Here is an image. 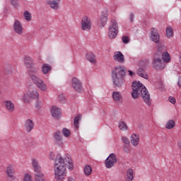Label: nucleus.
<instances>
[{
	"mask_svg": "<svg viewBox=\"0 0 181 181\" xmlns=\"http://www.w3.org/2000/svg\"><path fill=\"white\" fill-rule=\"evenodd\" d=\"M122 40L123 43L127 45V43H129V37L123 36L122 38Z\"/></svg>",
	"mask_w": 181,
	"mask_h": 181,
	"instance_id": "nucleus-39",
	"label": "nucleus"
},
{
	"mask_svg": "<svg viewBox=\"0 0 181 181\" xmlns=\"http://www.w3.org/2000/svg\"><path fill=\"white\" fill-rule=\"evenodd\" d=\"M68 163H69V169H73V163H71V161L70 160H69L68 161Z\"/></svg>",
	"mask_w": 181,
	"mask_h": 181,
	"instance_id": "nucleus-45",
	"label": "nucleus"
},
{
	"mask_svg": "<svg viewBox=\"0 0 181 181\" xmlns=\"http://www.w3.org/2000/svg\"><path fill=\"white\" fill-rule=\"evenodd\" d=\"M81 24L82 30H86V32L91 30V20L87 16L82 18Z\"/></svg>",
	"mask_w": 181,
	"mask_h": 181,
	"instance_id": "nucleus-9",
	"label": "nucleus"
},
{
	"mask_svg": "<svg viewBox=\"0 0 181 181\" xmlns=\"http://www.w3.org/2000/svg\"><path fill=\"white\" fill-rule=\"evenodd\" d=\"M60 155V154H58V155H55L53 152H50L49 153V159H51V160H55L56 161V159H57V156Z\"/></svg>",
	"mask_w": 181,
	"mask_h": 181,
	"instance_id": "nucleus-38",
	"label": "nucleus"
},
{
	"mask_svg": "<svg viewBox=\"0 0 181 181\" xmlns=\"http://www.w3.org/2000/svg\"><path fill=\"white\" fill-rule=\"evenodd\" d=\"M119 129L120 131H128V125L124 121H121L118 124Z\"/></svg>",
	"mask_w": 181,
	"mask_h": 181,
	"instance_id": "nucleus-28",
	"label": "nucleus"
},
{
	"mask_svg": "<svg viewBox=\"0 0 181 181\" xmlns=\"http://www.w3.org/2000/svg\"><path fill=\"white\" fill-rule=\"evenodd\" d=\"M55 2H60V0H55Z\"/></svg>",
	"mask_w": 181,
	"mask_h": 181,
	"instance_id": "nucleus-53",
	"label": "nucleus"
},
{
	"mask_svg": "<svg viewBox=\"0 0 181 181\" xmlns=\"http://www.w3.org/2000/svg\"><path fill=\"white\" fill-rule=\"evenodd\" d=\"M123 149H124V152H126V153H129V152L130 151L129 147L128 146H124Z\"/></svg>",
	"mask_w": 181,
	"mask_h": 181,
	"instance_id": "nucleus-44",
	"label": "nucleus"
},
{
	"mask_svg": "<svg viewBox=\"0 0 181 181\" xmlns=\"http://www.w3.org/2000/svg\"><path fill=\"white\" fill-rule=\"evenodd\" d=\"M113 59L118 63H125V57L122 54L121 51H117L114 53Z\"/></svg>",
	"mask_w": 181,
	"mask_h": 181,
	"instance_id": "nucleus-12",
	"label": "nucleus"
},
{
	"mask_svg": "<svg viewBox=\"0 0 181 181\" xmlns=\"http://www.w3.org/2000/svg\"><path fill=\"white\" fill-rule=\"evenodd\" d=\"M122 141L126 145H129V139L127 137L123 136L122 137Z\"/></svg>",
	"mask_w": 181,
	"mask_h": 181,
	"instance_id": "nucleus-40",
	"label": "nucleus"
},
{
	"mask_svg": "<svg viewBox=\"0 0 181 181\" xmlns=\"http://www.w3.org/2000/svg\"><path fill=\"white\" fill-rule=\"evenodd\" d=\"M166 35L167 37H172L173 36V29L171 27H168L166 28Z\"/></svg>",
	"mask_w": 181,
	"mask_h": 181,
	"instance_id": "nucleus-34",
	"label": "nucleus"
},
{
	"mask_svg": "<svg viewBox=\"0 0 181 181\" xmlns=\"http://www.w3.org/2000/svg\"><path fill=\"white\" fill-rule=\"evenodd\" d=\"M177 146L178 148L181 150V139L179 141V142L177 143Z\"/></svg>",
	"mask_w": 181,
	"mask_h": 181,
	"instance_id": "nucleus-49",
	"label": "nucleus"
},
{
	"mask_svg": "<svg viewBox=\"0 0 181 181\" xmlns=\"http://www.w3.org/2000/svg\"><path fill=\"white\" fill-rule=\"evenodd\" d=\"M24 63L26 67L29 69L28 75L34 84H35L38 88H40L42 91H46L47 86L42 79L36 76V74H37V68L35 67V62H33L32 57L25 56Z\"/></svg>",
	"mask_w": 181,
	"mask_h": 181,
	"instance_id": "nucleus-1",
	"label": "nucleus"
},
{
	"mask_svg": "<svg viewBox=\"0 0 181 181\" xmlns=\"http://www.w3.org/2000/svg\"><path fill=\"white\" fill-rule=\"evenodd\" d=\"M177 86L180 88L181 87V77L180 76H179V78H178Z\"/></svg>",
	"mask_w": 181,
	"mask_h": 181,
	"instance_id": "nucleus-48",
	"label": "nucleus"
},
{
	"mask_svg": "<svg viewBox=\"0 0 181 181\" xmlns=\"http://www.w3.org/2000/svg\"><path fill=\"white\" fill-rule=\"evenodd\" d=\"M131 144L133 146H138L139 144V134H133L130 137Z\"/></svg>",
	"mask_w": 181,
	"mask_h": 181,
	"instance_id": "nucleus-16",
	"label": "nucleus"
},
{
	"mask_svg": "<svg viewBox=\"0 0 181 181\" xmlns=\"http://www.w3.org/2000/svg\"><path fill=\"white\" fill-rule=\"evenodd\" d=\"M162 59L164 63H169L170 62V56L168 52H165L162 53Z\"/></svg>",
	"mask_w": 181,
	"mask_h": 181,
	"instance_id": "nucleus-26",
	"label": "nucleus"
},
{
	"mask_svg": "<svg viewBox=\"0 0 181 181\" xmlns=\"http://www.w3.org/2000/svg\"><path fill=\"white\" fill-rule=\"evenodd\" d=\"M151 40L158 45L159 43V40H160V35H159L158 30L151 28Z\"/></svg>",
	"mask_w": 181,
	"mask_h": 181,
	"instance_id": "nucleus-11",
	"label": "nucleus"
},
{
	"mask_svg": "<svg viewBox=\"0 0 181 181\" xmlns=\"http://www.w3.org/2000/svg\"><path fill=\"white\" fill-rule=\"evenodd\" d=\"M24 127H25L27 132H28V133L31 132L32 129H33V128H35V122H33V120L28 119L25 120Z\"/></svg>",
	"mask_w": 181,
	"mask_h": 181,
	"instance_id": "nucleus-15",
	"label": "nucleus"
},
{
	"mask_svg": "<svg viewBox=\"0 0 181 181\" xmlns=\"http://www.w3.org/2000/svg\"><path fill=\"white\" fill-rule=\"evenodd\" d=\"M108 21V17L105 16H102L99 20L98 25L100 28H104L107 25V21Z\"/></svg>",
	"mask_w": 181,
	"mask_h": 181,
	"instance_id": "nucleus-25",
	"label": "nucleus"
},
{
	"mask_svg": "<svg viewBox=\"0 0 181 181\" xmlns=\"http://www.w3.org/2000/svg\"><path fill=\"white\" fill-rule=\"evenodd\" d=\"M169 101L171 103V104H175L176 103V99L172 96L169 98Z\"/></svg>",
	"mask_w": 181,
	"mask_h": 181,
	"instance_id": "nucleus-43",
	"label": "nucleus"
},
{
	"mask_svg": "<svg viewBox=\"0 0 181 181\" xmlns=\"http://www.w3.org/2000/svg\"><path fill=\"white\" fill-rule=\"evenodd\" d=\"M86 59L90 63H93V64H95V63H97V59H95V55L92 52H88L86 54Z\"/></svg>",
	"mask_w": 181,
	"mask_h": 181,
	"instance_id": "nucleus-23",
	"label": "nucleus"
},
{
	"mask_svg": "<svg viewBox=\"0 0 181 181\" xmlns=\"http://www.w3.org/2000/svg\"><path fill=\"white\" fill-rule=\"evenodd\" d=\"M51 114L53 118L59 119L60 118V115H62V112H60V109L59 107L52 106L51 108Z\"/></svg>",
	"mask_w": 181,
	"mask_h": 181,
	"instance_id": "nucleus-14",
	"label": "nucleus"
},
{
	"mask_svg": "<svg viewBox=\"0 0 181 181\" xmlns=\"http://www.w3.org/2000/svg\"><path fill=\"white\" fill-rule=\"evenodd\" d=\"M15 174V171L12 170V166H8L6 169V175L10 179H13V175Z\"/></svg>",
	"mask_w": 181,
	"mask_h": 181,
	"instance_id": "nucleus-29",
	"label": "nucleus"
},
{
	"mask_svg": "<svg viewBox=\"0 0 181 181\" xmlns=\"http://www.w3.org/2000/svg\"><path fill=\"white\" fill-rule=\"evenodd\" d=\"M134 180V170L129 168L127 170L126 175V181H132Z\"/></svg>",
	"mask_w": 181,
	"mask_h": 181,
	"instance_id": "nucleus-21",
	"label": "nucleus"
},
{
	"mask_svg": "<svg viewBox=\"0 0 181 181\" xmlns=\"http://www.w3.org/2000/svg\"><path fill=\"white\" fill-rule=\"evenodd\" d=\"M152 64L155 70H163V69H165V62L162 60L160 53H156L153 55Z\"/></svg>",
	"mask_w": 181,
	"mask_h": 181,
	"instance_id": "nucleus-5",
	"label": "nucleus"
},
{
	"mask_svg": "<svg viewBox=\"0 0 181 181\" xmlns=\"http://www.w3.org/2000/svg\"><path fill=\"white\" fill-rule=\"evenodd\" d=\"M136 74H138V76H139V77H142L143 78H145L146 80H148V78H149V75H148V74L146 73L145 69H144L142 68H139L137 70Z\"/></svg>",
	"mask_w": 181,
	"mask_h": 181,
	"instance_id": "nucleus-18",
	"label": "nucleus"
},
{
	"mask_svg": "<svg viewBox=\"0 0 181 181\" xmlns=\"http://www.w3.org/2000/svg\"><path fill=\"white\" fill-rule=\"evenodd\" d=\"M47 5L51 7L52 9H55V10L59 9V2L56 1L48 0L47 1Z\"/></svg>",
	"mask_w": 181,
	"mask_h": 181,
	"instance_id": "nucleus-22",
	"label": "nucleus"
},
{
	"mask_svg": "<svg viewBox=\"0 0 181 181\" xmlns=\"http://www.w3.org/2000/svg\"><path fill=\"white\" fill-rule=\"evenodd\" d=\"M23 181H32V177L29 174H25Z\"/></svg>",
	"mask_w": 181,
	"mask_h": 181,
	"instance_id": "nucleus-41",
	"label": "nucleus"
},
{
	"mask_svg": "<svg viewBox=\"0 0 181 181\" xmlns=\"http://www.w3.org/2000/svg\"><path fill=\"white\" fill-rule=\"evenodd\" d=\"M134 13H131V14H130V22H134Z\"/></svg>",
	"mask_w": 181,
	"mask_h": 181,
	"instance_id": "nucleus-46",
	"label": "nucleus"
},
{
	"mask_svg": "<svg viewBox=\"0 0 181 181\" xmlns=\"http://www.w3.org/2000/svg\"><path fill=\"white\" fill-rule=\"evenodd\" d=\"M81 119V115H77L76 117L74 119V125L76 129H78V122Z\"/></svg>",
	"mask_w": 181,
	"mask_h": 181,
	"instance_id": "nucleus-32",
	"label": "nucleus"
},
{
	"mask_svg": "<svg viewBox=\"0 0 181 181\" xmlns=\"http://www.w3.org/2000/svg\"><path fill=\"white\" fill-rule=\"evenodd\" d=\"M54 139L55 140L56 144H59L63 141V136H62L61 131H57L54 133Z\"/></svg>",
	"mask_w": 181,
	"mask_h": 181,
	"instance_id": "nucleus-19",
	"label": "nucleus"
},
{
	"mask_svg": "<svg viewBox=\"0 0 181 181\" xmlns=\"http://www.w3.org/2000/svg\"><path fill=\"white\" fill-rule=\"evenodd\" d=\"M157 47H158V52L156 53H160V55L162 56V52H165V50H166V47L163 44H158Z\"/></svg>",
	"mask_w": 181,
	"mask_h": 181,
	"instance_id": "nucleus-31",
	"label": "nucleus"
},
{
	"mask_svg": "<svg viewBox=\"0 0 181 181\" xmlns=\"http://www.w3.org/2000/svg\"><path fill=\"white\" fill-rule=\"evenodd\" d=\"M132 88L133 91L132 92V97L134 100H138L140 97H141L144 103L148 105H151L152 100L151 99V94L146 89V87L142 84L140 81H134L132 85Z\"/></svg>",
	"mask_w": 181,
	"mask_h": 181,
	"instance_id": "nucleus-2",
	"label": "nucleus"
},
{
	"mask_svg": "<svg viewBox=\"0 0 181 181\" xmlns=\"http://www.w3.org/2000/svg\"><path fill=\"white\" fill-rule=\"evenodd\" d=\"M129 76H131V77H132V76H134V72H132V71H128Z\"/></svg>",
	"mask_w": 181,
	"mask_h": 181,
	"instance_id": "nucleus-50",
	"label": "nucleus"
},
{
	"mask_svg": "<svg viewBox=\"0 0 181 181\" xmlns=\"http://www.w3.org/2000/svg\"><path fill=\"white\" fill-rule=\"evenodd\" d=\"M62 134H63L64 136H65V138H69V136H70V135H71L70 130H69L66 128H64L62 129Z\"/></svg>",
	"mask_w": 181,
	"mask_h": 181,
	"instance_id": "nucleus-35",
	"label": "nucleus"
},
{
	"mask_svg": "<svg viewBox=\"0 0 181 181\" xmlns=\"http://www.w3.org/2000/svg\"><path fill=\"white\" fill-rule=\"evenodd\" d=\"M5 105L6 110H8L9 112H12L15 110V105H13V103L11 100H6L5 102Z\"/></svg>",
	"mask_w": 181,
	"mask_h": 181,
	"instance_id": "nucleus-20",
	"label": "nucleus"
},
{
	"mask_svg": "<svg viewBox=\"0 0 181 181\" xmlns=\"http://www.w3.org/2000/svg\"><path fill=\"white\" fill-rule=\"evenodd\" d=\"M112 98L114 101H116V103H119V101H122L124 100L122 95L118 91H114L112 93Z\"/></svg>",
	"mask_w": 181,
	"mask_h": 181,
	"instance_id": "nucleus-17",
	"label": "nucleus"
},
{
	"mask_svg": "<svg viewBox=\"0 0 181 181\" xmlns=\"http://www.w3.org/2000/svg\"><path fill=\"white\" fill-rule=\"evenodd\" d=\"M1 90H0V94H1Z\"/></svg>",
	"mask_w": 181,
	"mask_h": 181,
	"instance_id": "nucleus-54",
	"label": "nucleus"
},
{
	"mask_svg": "<svg viewBox=\"0 0 181 181\" xmlns=\"http://www.w3.org/2000/svg\"><path fill=\"white\" fill-rule=\"evenodd\" d=\"M176 125V123L175 122L174 120H168L166 125H165V128L166 129H173V128H175Z\"/></svg>",
	"mask_w": 181,
	"mask_h": 181,
	"instance_id": "nucleus-27",
	"label": "nucleus"
},
{
	"mask_svg": "<svg viewBox=\"0 0 181 181\" xmlns=\"http://www.w3.org/2000/svg\"><path fill=\"white\" fill-rule=\"evenodd\" d=\"M23 102L25 103H30V95H28V93H25L23 98Z\"/></svg>",
	"mask_w": 181,
	"mask_h": 181,
	"instance_id": "nucleus-36",
	"label": "nucleus"
},
{
	"mask_svg": "<svg viewBox=\"0 0 181 181\" xmlns=\"http://www.w3.org/2000/svg\"><path fill=\"white\" fill-rule=\"evenodd\" d=\"M11 4L14 6V8H18V0H10Z\"/></svg>",
	"mask_w": 181,
	"mask_h": 181,
	"instance_id": "nucleus-42",
	"label": "nucleus"
},
{
	"mask_svg": "<svg viewBox=\"0 0 181 181\" xmlns=\"http://www.w3.org/2000/svg\"><path fill=\"white\" fill-rule=\"evenodd\" d=\"M13 30L18 35H22L23 33V27L21 21L16 20L13 24Z\"/></svg>",
	"mask_w": 181,
	"mask_h": 181,
	"instance_id": "nucleus-13",
	"label": "nucleus"
},
{
	"mask_svg": "<svg viewBox=\"0 0 181 181\" xmlns=\"http://www.w3.org/2000/svg\"><path fill=\"white\" fill-rule=\"evenodd\" d=\"M117 159L115 153H111L110 156L105 159V165L107 169H111L113 168L114 165L117 163Z\"/></svg>",
	"mask_w": 181,
	"mask_h": 181,
	"instance_id": "nucleus-8",
	"label": "nucleus"
},
{
	"mask_svg": "<svg viewBox=\"0 0 181 181\" xmlns=\"http://www.w3.org/2000/svg\"><path fill=\"white\" fill-rule=\"evenodd\" d=\"M6 73H7V74H11V73H12V70L8 71V72H7L6 70Z\"/></svg>",
	"mask_w": 181,
	"mask_h": 181,
	"instance_id": "nucleus-51",
	"label": "nucleus"
},
{
	"mask_svg": "<svg viewBox=\"0 0 181 181\" xmlns=\"http://www.w3.org/2000/svg\"><path fill=\"white\" fill-rule=\"evenodd\" d=\"M30 97L31 98H39V92L37 90H33L30 94Z\"/></svg>",
	"mask_w": 181,
	"mask_h": 181,
	"instance_id": "nucleus-37",
	"label": "nucleus"
},
{
	"mask_svg": "<svg viewBox=\"0 0 181 181\" xmlns=\"http://www.w3.org/2000/svg\"><path fill=\"white\" fill-rule=\"evenodd\" d=\"M40 105H41L40 102H37L35 104V107H36V108H37V110H40Z\"/></svg>",
	"mask_w": 181,
	"mask_h": 181,
	"instance_id": "nucleus-47",
	"label": "nucleus"
},
{
	"mask_svg": "<svg viewBox=\"0 0 181 181\" xmlns=\"http://www.w3.org/2000/svg\"><path fill=\"white\" fill-rule=\"evenodd\" d=\"M72 87L77 91V93L83 92V84L81 83V81H80V79L76 77L72 78Z\"/></svg>",
	"mask_w": 181,
	"mask_h": 181,
	"instance_id": "nucleus-10",
	"label": "nucleus"
},
{
	"mask_svg": "<svg viewBox=\"0 0 181 181\" xmlns=\"http://www.w3.org/2000/svg\"><path fill=\"white\" fill-rule=\"evenodd\" d=\"M84 173L86 175V176H90V175H91V172H93V170L91 168V166H90V165H86L84 167Z\"/></svg>",
	"mask_w": 181,
	"mask_h": 181,
	"instance_id": "nucleus-30",
	"label": "nucleus"
},
{
	"mask_svg": "<svg viewBox=\"0 0 181 181\" xmlns=\"http://www.w3.org/2000/svg\"><path fill=\"white\" fill-rule=\"evenodd\" d=\"M32 165L34 168V170L36 173H35V181H46L45 180V175L42 173V168L40 167V165H39V161L36 160V158H33L32 160Z\"/></svg>",
	"mask_w": 181,
	"mask_h": 181,
	"instance_id": "nucleus-6",
	"label": "nucleus"
},
{
	"mask_svg": "<svg viewBox=\"0 0 181 181\" xmlns=\"http://www.w3.org/2000/svg\"><path fill=\"white\" fill-rule=\"evenodd\" d=\"M42 71L43 74H48V73L52 71V66L49 64H44L42 66Z\"/></svg>",
	"mask_w": 181,
	"mask_h": 181,
	"instance_id": "nucleus-24",
	"label": "nucleus"
},
{
	"mask_svg": "<svg viewBox=\"0 0 181 181\" xmlns=\"http://www.w3.org/2000/svg\"><path fill=\"white\" fill-rule=\"evenodd\" d=\"M24 18L27 22H30V21H32V13L28 11H25L24 12Z\"/></svg>",
	"mask_w": 181,
	"mask_h": 181,
	"instance_id": "nucleus-33",
	"label": "nucleus"
},
{
	"mask_svg": "<svg viewBox=\"0 0 181 181\" xmlns=\"http://www.w3.org/2000/svg\"><path fill=\"white\" fill-rule=\"evenodd\" d=\"M127 69L124 66H118L114 68L112 71V83L117 88H121L125 81Z\"/></svg>",
	"mask_w": 181,
	"mask_h": 181,
	"instance_id": "nucleus-4",
	"label": "nucleus"
},
{
	"mask_svg": "<svg viewBox=\"0 0 181 181\" xmlns=\"http://www.w3.org/2000/svg\"><path fill=\"white\" fill-rule=\"evenodd\" d=\"M67 160L62 158L61 155L57 156L55 160L54 175L56 181H64L67 177Z\"/></svg>",
	"mask_w": 181,
	"mask_h": 181,
	"instance_id": "nucleus-3",
	"label": "nucleus"
},
{
	"mask_svg": "<svg viewBox=\"0 0 181 181\" xmlns=\"http://www.w3.org/2000/svg\"><path fill=\"white\" fill-rule=\"evenodd\" d=\"M59 100H60V101H63L62 100V96H59Z\"/></svg>",
	"mask_w": 181,
	"mask_h": 181,
	"instance_id": "nucleus-52",
	"label": "nucleus"
},
{
	"mask_svg": "<svg viewBox=\"0 0 181 181\" xmlns=\"http://www.w3.org/2000/svg\"><path fill=\"white\" fill-rule=\"evenodd\" d=\"M107 35L109 39H115L117 37L118 35V23L115 19H112L110 21Z\"/></svg>",
	"mask_w": 181,
	"mask_h": 181,
	"instance_id": "nucleus-7",
	"label": "nucleus"
}]
</instances>
